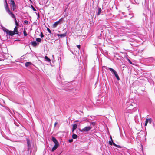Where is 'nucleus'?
<instances>
[{"instance_id":"obj_1","label":"nucleus","mask_w":155,"mask_h":155,"mask_svg":"<svg viewBox=\"0 0 155 155\" xmlns=\"http://www.w3.org/2000/svg\"><path fill=\"white\" fill-rule=\"evenodd\" d=\"M6 12L13 18H15L16 17L13 14V13L11 12L9 8H7H7L5 10Z\"/></svg>"},{"instance_id":"obj_2","label":"nucleus","mask_w":155,"mask_h":155,"mask_svg":"<svg viewBox=\"0 0 155 155\" xmlns=\"http://www.w3.org/2000/svg\"><path fill=\"white\" fill-rule=\"evenodd\" d=\"M10 6L11 8H12L13 10V11H15V10L16 9L15 3L14 0H10Z\"/></svg>"},{"instance_id":"obj_3","label":"nucleus","mask_w":155,"mask_h":155,"mask_svg":"<svg viewBox=\"0 0 155 155\" xmlns=\"http://www.w3.org/2000/svg\"><path fill=\"white\" fill-rule=\"evenodd\" d=\"M92 128L91 126H87L82 129H80L79 131L81 132H88Z\"/></svg>"},{"instance_id":"obj_4","label":"nucleus","mask_w":155,"mask_h":155,"mask_svg":"<svg viewBox=\"0 0 155 155\" xmlns=\"http://www.w3.org/2000/svg\"><path fill=\"white\" fill-rule=\"evenodd\" d=\"M146 61H148L149 62L152 63L155 61V58H154L152 57L147 58H146Z\"/></svg>"},{"instance_id":"obj_5","label":"nucleus","mask_w":155,"mask_h":155,"mask_svg":"<svg viewBox=\"0 0 155 155\" xmlns=\"http://www.w3.org/2000/svg\"><path fill=\"white\" fill-rule=\"evenodd\" d=\"M62 18H61L58 21L55 22L53 25V27L54 28L56 27L59 24L60 21H62Z\"/></svg>"},{"instance_id":"obj_6","label":"nucleus","mask_w":155,"mask_h":155,"mask_svg":"<svg viewBox=\"0 0 155 155\" xmlns=\"http://www.w3.org/2000/svg\"><path fill=\"white\" fill-rule=\"evenodd\" d=\"M5 31L6 33L10 35L11 36H13L15 34L13 31H12L9 30H6Z\"/></svg>"},{"instance_id":"obj_7","label":"nucleus","mask_w":155,"mask_h":155,"mask_svg":"<svg viewBox=\"0 0 155 155\" xmlns=\"http://www.w3.org/2000/svg\"><path fill=\"white\" fill-rule=\"evenodd\" d=\"M105 68H106V69H109V70L113 74H114L116 71L114 70L112 68H108L107 67H105Z\"/></svg>"},{"instance_id":"obj_8","label":"nucleus","mask_w":155,"mask_h":155,"mask_svg":"<svg viewBox=\"0 0 155 155\" xmlns=\"http://www.w3.org/2000/svg\"><path fill=\"white\" fill-rule=\"evenodd\" d=\"M152 121V119L151 118L149 119H146V122L145 123V126H146L148 122H149L150 124H151Z\"/></svg>"},{"instance_id":"obj_9","label":"nucleus","mask_w":155,"mask_h":155,"mask_svg":"<svg viewBox=\"0 0 155 155\" xmlns=\"http://www.w3.org/2000/svg\"><path fill=\"white\" fill-rule=\"evenodd\" d=\"M27 141V146L28 148V150L29 149V148L31 147V143L29 139L28 138H27L26 139Z\"/></svg>"},{"instance_id":"obj_10","label":"nucleus","mask_w":155,"mask_h":155,"mask_svg":"<svg viewBox=\"0 0 155 155\" xmlns=\"http://www.w3.org/2000/svg\"><path fill=\"white\" fill-rule=\"evenodd\" d=\"M52 140L54 142L55 144H59L57 139L54 137L53 136L52 137Z\"/></svg>"},{"instance_id":"obj_11","label":"nucleus","mask_w":155,"mask_h":155,"mask_svg":"<svg viewBox=\"0 0 155 155\" xmlns=\"http://www.w3.org/2000/svg\"><path fill=\"white\" fill-rule=\"evenodd\" d=\"M13 31L15 34L19 35V32L18 30V27H17V26L15 27Z\"/></svg>"},{"instance_id":"obj_12","label":"nucleus","mask_w":155,"mask_h":155,"mask_svg":"<svg viewBox=\"0 0 155 155\" xmlns=\"http://www.w3.org/2000/svg\"><path fill=\"white\" fill-rule=\"evenodd\" d=\"M59 145V144H55L54 146L53 147L51 151L53 152L58 147V146Z\"/></svg>"},{"instance_id":"obj_13","label":"nucleus","mask_w":155,"mask_h":155,"mask_svg":"<svg viewBox=\"0 0 155 155\" xmlns=\"http://www.w3.org/2000/svg\"><path fill=\"white\" fill-rule=\"evenodd\" d=\"M77 125L76 124H74L72 125V132L73 133L74 130L77 128Z\"/></svg>"},{"instance_id":"obj_14","label":"nucleus","mask_w":155,"mask_h":155,"mask_svg":"<svg viewBox=\"0 0 155 155\" xmlns=\"http://www.w3.org/2000/svg\"><path fill=\"white\" fill-rule=\"evenodd\" d=\"M110 138L111 139V141H109V144L111 145H116V144L113 142L112 137L111 136H110Z\"/></svg>"},{"instance_id":"obj_15","label":"nucleus","mask_w":155,"mask_h":155,"mask_svg":"<svg viewBox=\"0 0 155 155\" xmlns=\"http://www.w3.org/2000/svg\"><path fill=\"white\" fill-rule=\"evenodd\" d=\"M128 142L130 143H132L134 141V138L132 137H130L128 138Z\"/></svg>"},{"instance_id":"obj_16","label":"nucleus","mask_w":155,"mask_h":155,"mask_svg":"<svg viewBox=\"0 0 155 155\" xmlns=\"http://www.w3.org/2000/svg\"><path fill=\"white\" fill-rule=\"evenodd\" d=\"M58 36V37H61V38H62V37H64L66 36V33H64V34H58L57 35Z\"/></svg>"},{"instance_id":"obj_17","label":"nucleus","mask_w":155,"mask_h":155,"mask_svg":"<svg viewBox=\"0 0 155 155\" xmlns=\"http://www.w3.org/2000/svg\"><path fill=\"white\" fill-rule=\"evenodd\" d=\"M31 45L33 47H35L38 45V43L35 41L31 42ZM38 44H39L38 43Z\"/></svg>"},{"instance_id":"obj_18","label":"nucleus","mask_w":155,"mask_h":155,"mask_svg":"<svg viewBox=\"0 0 155 155\" xmlns=\"http://www.w3.org/2000/svg\"><path fill=\"white\" fill-rule=\"evenodd\" d=\"M113 74H114L115 76L118 81L120 80V78L116 71Z\"/></svg>"},{"instance_id":"obj_19","label":"nucleus","mask_w":155,"mask_h":155,"mask_svg":"<svg viewBox=\"0 0 155 155\" xmlns=\"http://www.w3.org/2000/svg\"><path fill=\"white\" fill-rule=\"evenodd\" d=\"M31 64H32V63L31 62H26L25 64V66L26 67H28V66H29Z\"/></svg>"},{"instance_id":"obj_20","label":"nucleus","mask_w":155,"mask_h":155,"mask_svg":"<svg viewBox=\"0 0 155 155\" xmlns=\"http://www.w3.org/2000/svg\"><path fill=\"white\" fill-rule=\"evenodd\" d=\"M45 60L48 62H50L51 61V60L50 59V58L48 57L47 56H45Z\"/></svg>"},{"instance_id":"obj_21","label":"nucleus","mask_w":155,"mask_h":155,"mask_svg":"<svg viewBox=\"0 0 155 155\" xmlns=\"http://www.w3.org/2000/svg\"><path fill=\"white\" fill-rule=\"evenodd\" d=\"M137 109L138 108L137 107H135L133 108V109L132 110V111L131 113L134 112L135 111L137 110Z\"/></svg>"},{"instance_id":"obj_22","label":"nucleus","mask_w":155,"mask_h":155,"mask_svg":"<svg viewBox=\"0 0 155 155\" xmlns=\"http://www.w3.org/2000/svg\"><path fill=\"white\" fill-rule=\"evenodd\" d=\"M78 137L77 135L76 134H73L72 136V138L74 139H76L77 138V137Z\"/></svg>"},{"instance_id":"obj_23","label":"nucleus","mask_w":155,"mask_h":155,"mask_svg":"<svg viewBox=\"0 0 155 155\" xmlns=\"http://www.w3.org/2000/svg\"><path fill=\"white\" fill-rule=\"evenodd\" d=\"M101 11V8H98V13H97V15H99L100 14Z\"/></svg>"},{"instance_id":"obj_24","label":"nucleus","mask_w":155,"mask_h":155,"mask_svg":"<svg viewBox=\"0 0 155 155\" xmlns=\"http://www.w3.org/2000/svg\"><path fill=\"white\" fill-rule=\"evenodd\" d=\"M5 2L6 3V4L5 5V9L6 10V8H7H7H9V7H8V4L7 3V0H5Z\"/></svg>"},{"instance_id":"obj_25","label":"nucleus","mask_w":155,"mask_h":155,"mask_svg":"<svg viewBox=\"0 0 155 155\" xmlns=\"http://www.w3.org/2000/svg\"><path fill=\"white\" fill-rule=\"evenodd\" d=\"M91 125H92L93 126H94L96 124V122H90Z\"/></svg>"},{"instance_id":"obj_26","label":"nucleus","mask_w":155,"mask_h":155,"mask_svg":"<svg viewBox=\"0 0 155 155\" xmlns=\"http://www.w3.org/2000/svg\"><path fill=\"white\" fill-rule=\"evenodd\" d=\"M36 41L38 42H40L41 41V40L40 38H36Z\"/></svg>"},{"instance_id":"obj_27","label":"nucleus","mask_w":155,"mask_h":155,"mask_svg":"<svg viewBox=\"0 0 155 155\" xmlns=\"http://www.w3.org/2000/svg\"><path fill=\"white\" fill-rule=\"evenodd\" d=\"M23 33L24 35L25 36H26L28 35L27 33L26 32V31L25 30H24V31H23Z\"/></svg>"},{"instance_id":"obj_28","label":"nucleus","mask_w":155,"mask_h":155,"mask_svg":"<svg viewBox=\"0 0 155 155\" xmlns=\"http://www.w3.org/2000/svg\"><path fill=\"white\" fill-rule=\"evenodd\" d=\"M133 106V105L132 104H131L130 105V106H129L128 107V108H129V107H130V109H128V110H130L131 109V108H132V107Z\"/></svg>"},{"instance_id":"obj_29","label":"nucleus","mask_w":155,"mask_h":155,"mask_svg":"<svg viewBox=\"0 0 155 155\" xmlns=\"http://www.w3.org/2000/svg\"><path fill=\"white\" fill-rule=\"evenodd\" d=\"M47 30L49 32V33H50V34H51V31L48 28H47Z\"/></svg>"},{"instance_id":"obj_30","label":"nucleus","mask_w":155,"mask_h":155,"mask_svg":"<svg viewBox=\"0 0 155 155\" xmlns=\"http://www.w3.org/2000/svg\"><path fill=\"white\" fill-rule=\"evenodd\" d=\"M40 37L41 38H43V37H44V35L43 34L42 32H41V34H40Z\"/></svg>"},{"instance_id":"obj_31","label":"nucleus","mask_w":155,"mask_h":155,"mask_svg":"<svg viewBox=\"0 0 155 155\" xmlns=\"http://www.w3.org/2000/svg\"><path fill=\"white\" fill-rule=\"evenodd\" d=\"M31 6L33 10H34V11H36V10L35 9L34 7L32 5H31Z\"/></svg>"},{"instance_id":"obj_32","label":"nucleus","mask_w":155,"mask_h":155,"mask_svg":"<svg viewBox=\"0 0 155 155\" xmlns=\"http://www.w3.org/2000/svg\"><path fill=\"white\" fill-rule=\"evenodd\" d=\"M24 23L26 24H28V21L27 20H25L24 21Z\"/></svg>"},{"instance_id":"obj_33","label":"nucleus","mask_w":155,"mask_h":155,"mask_svg":"<svg viewBox=\"0 0 155 155\" xmlns=\"http://www.w3.org/2000/svg\"><path fill=\"white\" fill-rule=\"evenodd\" d=\"M114 146H116V147H117L118 148H120L121 147L119 145H117L116 144V145H114Z\"/></svg>"},{"instance_id":"obj_34","label":"nucleus","mask_w":155,"mask_h":155,"mask_svg":"<svg viewBox=\"0 0 155 155\" xmlns=\"http://www.w3.org/2000/svg\"><path fill=\"white\" fill-rule=\"evenodd\" d=\"M73 140L72 139H70L69 140V143H71L73 142Z\"/></svg>"},{"instance_id":"obj_35","label":"nucleus","mask_w":155,"mask_h":155,"mask_svg":"<svg viewBox=\"0 0 155 155\" xmlns=\"http://www.w3.org/2000/svg\"><path fill=\"white\" fill-rule=\"evenodd\" d=\"M128 60L129 62V63L131 64H132V62H131V61L128 59Z\"/></svg>"},{"instance_id":"obj_36","label":"nucleus","mask_w":155,"mask_h":155,"mask_svg":"<svg viewBox=\"0 0 155 155\" xmlns=\"http://www.w3.org/2000/svg\"><path fill=\"white\" fill-rule=\"evenodd\" d=\"M77 47H78V49H80V47H81V46H80V45H77Z\"/></svg>"},{"instance_id":"obj_37","label":"nucleus","mask_w":155,"mask_h":155,"mask_svg":"<svg viewBox=\"0 0 155 155\" xmlns=\"http://www.w3.org/2000/svg\"><path fill=\"white\" fill-rule=\"evenodd\" d=\"M15 25H16V26H17V27L19 26V24L18 23H16Z\"/></svg>"},{"instance_id":"obj_38","label":"nucleus","mask_w":155,"mask_h":155,"mask_svg":"<svg viewBox=\"0 0 155 155\" xmlns=\"http://www.w3.org/2000/svg\"><path fill=\"white\" fill-rule=\"evenodd\" d=\"M14 19L15 24H16V23H18V22L16 20V18H14Z\"/></svg>"},{"instance_id":"obj_39","label":"nucleus","mask_w":155,"mask_h":155,"mask_svg":"<svg viewBox=\"0 0 155 155\" xmlns=\"http://www.w3.org/2000/svg\"><path fill=\"white\" fill-rule=\"evenodd\" d=\"M57 124H58V122H55L54 123V126L55 127Z\"/></svg>"},{"instance_id":"obj_40","label":"nucleus","mask_w":155,"mask_h":155,"mask_svg":"<svg viewBox=\"0 0 155 155\" xmlns=\"http://www.w3.org/2000/svg\"><path fill=\"white\" fill-rule=\"evenodd\" d=\"M37 15L38 16V18H39V13L37 14Z\"/></svg>"},{"instance_id":"obj_41","label":"nucleus","mask_w":155,"mask_h":155,"mask_svg":"<svg viewBox=\"0 0 155 155\" xmlns=\"http://www.w3.org/2000/svg\"><path fill=\"white\" fill-rule=\"evenodd\" d=\"M128 104H129V103H126V104H127V106H128Z\"/></svg>"},{"instance_id":"obj_42","label":"nucleus","mask_w":155,"mask_h":155,"mask_svg":"<svg viewBox=\"0 0 155 155\" xmlns=\"http://www.w3.org/2000/svg\"><path fill=\"white\" fill-rule=\"evenodd\" d=\"M147 10H149V8H148V7H147Z\"/></svg>"}]
</instances>
